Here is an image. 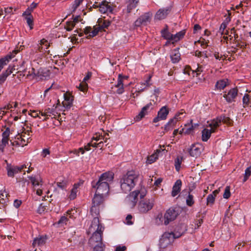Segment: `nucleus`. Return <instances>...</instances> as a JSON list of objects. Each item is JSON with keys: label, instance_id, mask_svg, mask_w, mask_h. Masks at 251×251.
Segmentation results:
<instances>
[{"label": "nucleus", "instance_id": "1", "mask_svg": "<svg viewBox=\"0 0 251 251\" xmlns=\"http://www.w3.org/2000/svg\"><path fill=\"white\" fill-rule=\"evenodd\" d=\"M139 177V174L131 170L128 171L121 179V188L123 192L127 193L135 186Z\"/></svg>", "mask_w": 251, "mask_h": 251}, {"label": "nucleus", "instance_id": "2", "mask_svg": "<svg viewBox=\"0 0 251 251\" xmlns=\"http://www.w3.org/2000/svg\"><path fill=\"white\" fill-rule=\"evenodd\" d=\"M102 234L103 232H94L89 240V245L95 248L96 251H98L97 249L100 250V249L104 248V245L102 242Z\"/></svg>", "mask_w": 251, "mask_h": 251}, {"label": "nucleus", "instance_id": "3", "mask_svg": "<svg viewBox=\"0 0 251 251\" xmlns=\"http://www.w3.org/2000/svg\"><path fill=\"white\" fill-rule=\"evenodd\" d=\"M183 231L180 233L176 232L175 235L172 232H165L160 239L159 242L160 245L163 248H165L168 245H171L174 241L175 239L178 238L181 236Z\"/></svg>", "mask_w": 251, "mask_h": 251}, {"label": "nucleus", "instance_id": "4", "mask_svg": "<svg viewBox=\"0 0 251 251\" xmlns=\"http://www.w3.org/2000/svg\"><path fill=\"white\" fill-rule=\"evenodd\" d=\"M180 209L178 207H172L168 209L164 215V225H167L175 220L179 214Z\"/></svg>", "mask_w": 251, "mask_h": 251}, {"label": "nucleus", "instance_id": "5", "mask_svg": "<svg viewBox=\"0 0 251 251\" xmlns=\"http://www.w3.org/2000/svg\"><path fill=\"white\" fill-rule=\"evenodd\" d=\"M92 186L93 188L96 189L95 193L99 194L105 195L108 193L109 190V184L99 180L97 182L92 181Z\"/></svg>", "mask_w": 251, "mask_h": 251}, {"label": "nucleus", "instance_id": "6", "mask_svg": "<svg viewBox=\"0 0 251 251\" xmlns=\"http://www.w3.org/2000/svg\"><path fill=\"white\" fill-rule=\"evenodd\" d=\"M146 190L144 189H141L140 191L135 190L130 193V194L127 197L128 200L130 202V205L132 207H134L137 201V197L140 194L141 199H143L146 195Z\"/></svg>", "mask_w": 251, "mask_h": 251}, {"label": "nucleus", "instance_id": "7", "mask_svg": "<svg viewBox=\"0 0 251 251\" xmlns=\"http://www.w3.org/2000/svg\"><path fill=\"white\" fill-rule=\"evenodd\" d=\"M154 205L153 200L144 199L138 204V210L141 213H146L151 210Z\"/></svg>", "mask_w": 251, "mask_h": 251}, {"label": "nucleus", "instance_id": "8", "mask_svg": "<svg viewBox=\"0 0 251 251\" xmlns=\"http://www.w3.org/2000/svg\"><path fill=\"white\" fill-rule=\"evenodd\" d=\"M152 14L150 12L145 13L140 16L134 22L135 27H140L141 25H146L148 23H150Z\"/></svg>", "mask_w": 251, "mask_h": 251}, {"label": "nucleus", "instance_id": "9", "mask_svg": "<svg viewBox=\"0 0 251 251\" xmlns=\"http://www.w3.org/2000/svg\"><path fill=\"white\" fill-rule=\"evenodd\" d=\"M104 227L102 226V225L100 223V220L98 217H94L91 225L89 228L88 233H91L94 232H103Z\"/></svg>", "mask_w": 251, "mask_h": 251}, {"label": "nucleus", "instance_id": "10", "mask_svg": "<svg viewBox=\"0 0 251 251\" xmlns=\"http://www.w3.org/2000/svg\"><path fill=\"white\" fill-rule=\"evenodd\" d=\"M153 108V104L151 102H149L144 106L138 115L136 116V121H139L143 119L146 115H148L149 112Z\"/></svg>", "mask_w": 251, "mask_h": 251}, {"label": "nucleus", "instance_id": "11", "mask_svg": "<svg viewBox=\"0 0 251 251\" xmlns=\"http://www.w3.org/2000/svg\"><path fill=\"white\" fill-rule=\"evenodd\" d=\"M169 112V109L166 106H163L158 112L157 116L153 120V123H156L159 120H165Z\"/></svg>", "mask_w": 251, "mask_h": 251}, {"label": "nucleus", "instance_id": "12", "mask_svg": "<svg viewBox=\"0 0 251 251\" xmlns=\"http://www.w3.org/2000/svg\"><path fill=\"white\" fill-rule=\"evenodd\" d=\"M183 114V112L176 113L175 116L173 118L170 119L168 123L165 125L164 130L166 131H168L172 129L178 119L181 118V115H182Z\"/></svg>", "mask_w": 251, "mask_h": 251}, {"label": "nucleus", "instance_id": "13", "mask_svg": "<svg viewBox=\"0 0 251 251\" xmlns=\"http://www.w3.org/2000/svg\"><path fill=\"white\" fill-rule=\"evenodd\" d=\"M25 167V168L26 166L24 165H23L20 167H13L11 164H7L6 167L7 175L9 177H14L15 174L21 172Z\"/></svg>", "mask_w": 251, "mask_h": 251}, {"label": "nucleus", "instance_id": "14", "mask_svg": "<svg viewBox=\"0 0 251 251\" xmlns=\"http://www.w3.org/2000/svg\"><path fill=\"white\" fill-rule=\"evenodd\" d=\"M128 78V76L123 75L121 74L119 75L117 83L115 85V87L118 88L117 93L121 94L124 92V80L127 79Z\"/></svg>", "mask_w": 251, "mask_h": 251}, {"label": "nucleus", "instance_id": "15", "mask_svg": "<svg viewBox=\"0 0 251 251\" xmlns=\"http://www.w3.org/2000/svg\"><path fill=\"white\" fill-rule=\"evenodd\" d=\"M238 94V89L237 88H234L230 89L227 94H225L223 96L226 101L231 103L235 101V99L236 98Z\"/></svg>", "mask_w": 251, "mask_h": 251}, {"label": "nucleus", "instance_id": "16", "mask_svg": "<svg viewBox=\"0 0 251 251\" xmlns=\"http://www.w3.org/2000/svg\"><path fill=\"white\" fill-rule=\"evenodd\" d=\"M190 155L194 157L197 158L199 156L201 152V146L199 144L192 145L189 149Z\"/></svg>", "mask_w": 251, "mask_h": 251}, {"label": "nucleus", "instance_id": "17", "mask_svg": "<svg viewBox=\"0 0 251 251\" xmlns=\"http://www.w3.org/2000/svg\"><path fill=\"white\" fill-rule=\"evenodd\" d=\"M114 175L113 173L111 172H105L100 176L98 180L109 184V182L113 181Z\"/></svg>", "mask_w": 251, "mask_h": 251}, {"label": "nucleus", "instance_id": "18", "mask_svg": "<svg viewBox=\"0 0 251 251\" xmlns=\"http://www.w3.org/2000/svg\"><path fill=\"white\" fill-rule=\"evenodd\" d=\"M171 8L167 7L165 9H160L156 13L155 18L159 20L165 19L171 12Z\"/></svg>", "mask_w": 251, "mask_h": 251}, {"label": "nucleus", "instance_id": "19", "mask_svg": "<svg viewBox=\"0 0 251 251\" xmlns=\"http://www.w3.org/2000/svg\"><path fill=\"white\" fill-rule=\"evenodd\" d=\"M99 11L101 13H106L107 12L112 13L113 11L112 7L109 5V2L106 1H102L100 4H99Z\"/></svg>", "mask_w": 251, "mask_h": 251}, {"label": "nucleus", "instance_id": "20", "mask_svg": "<svg viewBox=\"0 0 251 251\" xmlns=\"http://www.w3.org/2000/svg\"><path fill=\"white\" fill-rule=\"evenodd\" d=\"M181 185L182 182L180 179H178L176 181L173 187V190L172 191V196L173 197H175L178 194L180 191Z\"/></svg>", "mask_w": 251, "mask_h": 251}, {"label": "nucleus", "instance_id": "21", "mask_svg": "<svg viewBox=\"0 0 251 251\" xmlns=\"http://www.w3.org/2000/svg\"><path fill=\"white\" fill-rule=\"evenodd\" d=\"M31 71L30 70L28 71L27 67L24 68L22 71H18L17 73L20 74V75H22L23 76H26L27 77L33 75L36 76V74L35 73V69L33 68H31Z\"/></svg>", "mask_w": 251, "mask_h": 251}, {"label": "nucleus", "instance_id": "22", "mask_svg": "<svg viewBox=\"0 0 251 251\" xmlns=\"http://www.w3.org/2000/svg\"><path fill=\"white\" fill-rule=\"evenodd\" d=\"M104 195H103L99 194L97 193H95V194L92 200V204L99 206L100 204L102 203L104 201Z\"/></svg>", "mask_w": 251, "mask_h": 251}, {"label": "nucleus", "instance_id": "23", "mask_svg": "<svg viewBox=\"0 0 251 251\" xmlns=\"http://www.w3.org/2000/svg\"><path fill=\"white\" fill-rule=\"evenodd\" d=\"M41 79H46L50 76V71L46 69L40 68L36 74Z\"/></svg>", "mask_w": 251, "mask_h": 251}, {"label": "nucleus", "instance_id": "24", "mask_svg": "<svg viewBox=\"0 0 251 251\" xmlns=\"http://www.w3.org/2000/svg\"><path fill=\"white\" fill-rule=\"evenodd\" d=\"M214 129H208L204 128L202 131V140L204 142L207 141L211 136V133L214 132Z\"/></svg>", "mask_w": 251, "mask_h": 251}, {"label": "nucleus", "instance_id": "25", "mask_svg": "<svg viewBox=\"0 0 251 251\" xmlns=\"http://www.w3.org/2000/svg\"><path fill=\"white\" fill-rule=\"evenodd\" d=\"M187 230L186 226L183 224H181L180 225H179L177 226L174 230V232H173V234H175L176 232L177 233H181L183 231V233L181 234V236H182Z\"/></svg>", "mask_w": 251, "mask_h": 251}, {"label": "nucleus", "instance_id": "26", "mask_svg": "<svg viewBox=\"0 0 251 251\" xmlns=\"http://www.w3.org/2000/svg\"><path fill=\"white\" fill-rule=\"evenodd\" d=\"M138 2L139 0H128V4L127 5L126 9L127 12L130 13L131 10L136 7Z\"/></svg>", "mask_w": 251, "mask_h": 251}, {"label": "nucleus", "instance_id": "27", "mask_svg": "<svg viewBox=\"0 0 251 251\" xmlns=\"http://www.w3.org/2000/svg\"><path fill=\"white\" fill-rule=\"evenodd\" d=\"M185 30H183L178 32L176 34H173L172 41H173L174 42H173L172 43L173 44L174 42H177L179 41L180 39H182L184 35H185Z\"/></svg>", "mask_w": 251, "mask_h": 251}, {"label": "nucleus", "instance_id": "28", "mask_svg": "<svg viewBox=\"0 0 251 251\" xmlns=\"http://www.w3.org/2000/svg\"><path fill=\"white\" fill-rule=\"evenodd\" d=\"M46 238L43 236H41L39 238H36L33 240L32 243V246L35 248L36 245L42 246L45 243Z\"/></svg>", "mask_w": 251, "mask_h": 251}, {"label": "nucleus", "instance_id": "29", "mask_svg": "<svg viewBox=\"0 0 251 251\" xmlns=\"http://www.w3.org/2000/svg\"><path fill=\"white\" fill-rule=\"evenodd\" d=\"M219 121L228 125H231L233 123V121L230 118L226 117L225 115H222L219 117Z\"/></svg>", "mask_w": 251, "mask_h": 251}, {"label": "nucleus", "instance_id": "30", "mask_svg": "<svg viewBox=\"0 0 251 251\" xmlns=\"http://www.w3.org/2000/svg\"><path fill=\"white\" fill-rule=\"evenodd\" d=\"M190 191L189 189V194L186 199V204L189 206H192L194 203V197L190 194Z\"/></svg>", "mask_w": 251, "mask_h": 251}, {"label": "nucleus", "instance_id": "31", "mask_svg": "<svg viewBox=\"0 0 251 251\" xmlns=\"http://www.w3.org/2000/svg\"><path fill=\"white\" fill-rule=\"evenodd\" d=\"M182 160V156H177L175 160V166L176 171L179 172L180 169V165Z\"/></svg>", "mask_w": 251, "mask_h": 251}, {"label": "nucleus", "instance_id": "32", "mask_svg": "<svg viewBox=\"0 0 251 251\" xmlns=\"http://www.w3.org/2000/svg\"><path fill=\"white\" fill-rule=\"evenodd\" d=\"M99 206V205L92 204V206L90 209V212L93 216H96L99 214L100 209Z\"/></svg>", "mask_w": 251, "mask_h": 251}, {"label": "nucleus", "instance_id": "33", "mask_svg": "<svg viewBox=\"0 0 251 251\" xmlns=\"http://www.w3.org/2000/svg\"><path fill=\"white\" fill-rule=\"evenodd\" d=\"M162 37L167 40H172V37L173 34H171L169 31H161Z\"/></svg>", "mask_w": 251, "mask_h": 251}, {"label": "nucleus", "instance_id": "34", "mask_svg": "<svg viewBox=\"0 0 251 251\" xmlns=\"http://www.w3.org/2000/svg\"><path fill=\"white\" fill-rule=\"evenodd\" d=\"M194 129V126L192 125L191 126L185 125V127L182 128V131L185 134H189Z\"/></svg>", "mask_w": 251, "mask_h": 251}, {"label": "nucleus", "instance_id": "35", "mask_svg": "<svg viewBox=\"0 0 251 251\" xmlns=\"http://www.w3.org/2000/svg\"><path fill=\"white\" fill-rule=\"evenodd\" d=\"M180 54L179 52H174L171 55V60L173 63L178 62L180 60Z\"/></svg>", "mask_w": 251, "mask_h": 251}, {"label": "nucleus", "instance_id": "36", "mask_svg": "<svg viewBox=\"0 0 251 251\" xmlns=\"http://www.w3.org/2000/svg\"><path fill=\"white\" fill-rule=\"evenodd\" d=\"M221 123V122L219 121V117H218L216 120H213L209 125V126L211 127V129H214L215 131V129L219 126Z\"/></svg>", "mask_w": 251, "mask_h": 251}, {"label": "nucleus", "instance_id": "37", "mask_svg": "<svg viewBox=\"0 0 251 251\" xmlns=\"http://www.w3.org/2000/svg\"><path fill=\"white\" fill-rule=\"evenodd\" d=\"M226 86V82L224 80L218 81L216 84V87L219 89H223Z\"/></svg>", "mask_w": 251, "mask_h": 251}, {"label": "nucleus", "instance_id": "38", "mask_svg": "<svg viewBox=\"0 0 251 251\" xmlns=\"http://www.w3.org/2000/svg\"><path fill=\"white\" fill-rule=\"evenodd\" d=\"M25 20L26 21V23L28 26L30 27V29L33 28V18L32 16H29V17H25Z\"/></svg>", "mask_w": 251, "mask_h": 251}, {"label": "nucleus", "instance_id": "39", "mask_svg": "<svg viewBox=\"0 0 251 251\" xmlns=\"http://www.w3.org/2000/svg\"><path fill=\"white\" fill-rule=\"evenodd\" d=\"M8 142V138L2 137V140L0 143V151H3L4 147Z\"/></svg>", "mask_w": 251, "mask_h": 251}, {"label": "nucleus", "instance_id": "40", "mask_svg": "<svg viewBox=\"0 0 251 251\" xmlns=\"http://www.w3.org/2000/svg\"><path fill=\"white\" fill-rule=\"evenodd\" d=\"M157 159H158V155L153 153L148 157L147 161L148 163L151 164L155 161Z\"/></svg>", "mask_w": 251, "mask_h": 251}, {"label": "nucleus", "instance_id": "41", "mask_svg": "<svg viewBox=\"0 0 251 251\" xmlns=\"http://www.w3.org/2000/svg\"><path fill=\"white\" fill-rule=\"evenodd\" d=\"M215 197L213 194H209L208 195L206 200L207 205H212L215 201Z\"/></svg>", "mask_w": 251, "mask_h": 251}, {"label": "nucleus", "instance_id": "42", "mask_svg": "<svg viewBox=\"0 0 251 251\" xmlns=\"http://www.w3.org/2000/svg\"><path fill=\"white\" fill-rule=\"evenodd\" d=\"M68 181L66 179H63L61 181L57 182L56 183L57 186L62 189H65L66 187Z\"/></svg>", "mask_w": 251, "mask_h": 251}, {"label": "nucleus", "instance_id": "43", "mask_svg": "<svg viewBox=\"0 0 251 251\" xmlns=\"http://www.w3.org/2000/svg\"><path fill=\"white\" fill-rule=\"evenodd\" d=\"M78 88L80 91L84 92L87 90L88 84L86 82L82 81L79 84Z\"/></svg>", "mask_w": 251, "mask_h": 251}, {"label": "nucleus", "instance_id": "44", "mask_svg": "<svg viewBox=\"0 0 251 251\" xmlns=\"http://www.w3.org/2000/svg\"><path fill=\"white\" fill-rule=\"evenodd\" d=\"M251 175V166L247 168L245 170V176L243 181L245 182Z\"/></svg>", "mask_w": 251, "mask_h": 251}, {"label": "nucleus", "instance_id": "45", "mask_svg": "<svg viewBox=\"0 0 251 251\" xmlns=\"http://www.w3.org/2000/svg\"><path fill=\"white\" fill-rule=\"evenodd\" d=\"M230 187L227 186L225 190V192L223 195V197L225 199H228L230 197Z\"/></svg>", "mask_w": 251, "mask_h": 251}, {"label": "nucleus", "instance_id": "46", "mask_svg": "<svg viewBox=\"0 0 251 251\" xmlns=\"http://www.w3.org/2000/svg\"><path fill=\"white\" fill-rule=\"evenodd\" d=\"M83 0H75L72 6L73 11L74 12L76 8L80 5L82 2Z\"/></svg>", "mask_w": 251, "mask_h": 251}, {"label": "nucleus", "instance_id": "47", "mask_svg": "<svg viewBox=\"0 0 251 251\" xmlns=\"http://www.w3.org/2000/svg\"><path fill=\"white\" fill-rule=\"evenodd\" d=\"M56 108V106L55 107V108H48L47 109H46V114L48 116H50L51 114L53 115H55L54 113L55 112V108Z\"/></svg>", "mask_w": 251, "mask_h": 251}, {"label": "nucleus", "instance_id": "48", "mask_svg": "<svg viewBox=\"0 0 251 251\" xmlns=\"http://www.w3.org/2000/svg\"><path fill=\"white\" fill-rule=\"evenodd\" d=\"M110 22L108 21L104 20L103 21L102 25H99L101 30L104 28H107L110 25Z\"/></svg>", "mask_w": 251, "mask_h": 251}, {"label": "nucleus", "instance_id": "49", "mask_svg": "<svg viewBox=\"0 0 251 251\" xmlns=\"http://www.w3.org/2000/svg\"><path fill=\"white\" fill-rule=\"evenodd\" d=\"M76 197V190L75 188H73L71 190V194L69 198L71 200L75 199Z\"/></svg>", "mask_w": 251, "mask_h": 251}, {"label": "nucleus", "instance_id": "50", "mask_svg": "<svg viewBox=\"0 0 251 251\" xmlns=\"http://www.w3.org/2000/svg\"><path fill=\"white\" fill-rule=\"evenodd\" d=\"M96 143H93V141H91L90 143H89L86 146L84 147V149L86 151H89L90 149V147H96Z\"/></svg>", "mask_w": 251, "mask_h": 251}, {"label": "nucleus", "instance_id": "51", "mask_svg": "<svg viewBox=\"0 0 251 251\" xmlns=\"http://www.w3.org/2000/svg\"><path fill=\"white\" fill-rule=\"evenodd\" d=\"M68 219L65 216H62L59 220L57 222V224L58 225L65 224H66V222L68 221Z\"/></svg>", "mask_w": 251, "mask_h": 251}, {"label": "nucleus", "instance_id": "52", "mask_svg": "<svg viewBox=\"0 0 251 251\" xmlns=\"http://www.w3.org/2000/svg\"><path fill=\"white\" fill-rule=\"evenodd\" d=\"M15 70V68L14 66L12 67H11L10 66H9L4 73L5 75H6L7 76H8L9 75H10L11 73H13V70Z\"/></svg>", "mask_w": 251, "mask_h": 251}, {"label": "nucleus", "instance_id": "53", "mask_svg": "<svg viewBox=\"0 0 251 251\" xmlns=\"http://www.w3.org/2000/svg\"><path fill=\"white\" fill-rule=\"evenodd\" d=\"M249 95L248 94H245L243 98V102L244 104L248 105L249 102Z\"/></svg>", "mask_w": 251, "mask_h": 251}, {"label": "nucleus", "instance_id": "54", "mask_svg": "<svg viewBox=\"0 0 251 251\" xmlns=\"http://www.w3.org/2000/svg\"><path fill=\"white\" fill-rule=\"evenodd\" d=\"M29 179H30L31 183L33 185L36 186L39 185V183L38 180L36 179V178L35 177L30 176L29 177Z\"/></svg>", "mask_w": 251, "mask_h": 251}, {"label": "nucleus", "instance_id": "55", "mask_svg": "<svg viewBox=\"0 0 251 251\" xmlns=\"http://www.w3.org/2000/svg\"><path fill=\"white\" fill-rule=\"evenodd\" d=\"M98 34V30H96V31L92 30V31H91L90 33L89 34V35H88L86 37V38L87 39H89L90 38L94 37L96 36Z\"/></svg>", "mask_w": 251, "mask_h": 251}, {"label": "nucleus", "instance_id": "56", "mask_svg": "<svg viewBox=\"0 0 251 251\" xmlns=\"http://www.w3.org/2000/svg\"><path fill=\"white\" fill-rule=\"evenodd\" d=\"M62 104L63 106L66 108H70L72 104V102L71 101H63Z\"/></svg>", "mask_w": 251, "mask_h": 251}, {"label": "nucleus", "instance_id": "57", "mask_svg": "<svg viewBox=\"0 0 251 251\" xmlns=\"http://www.w3.org/2000/svg\"><path fill=\"white\" fill-rule=\"evenodd\" d=\"M7 76L4 73L0 75V84L3 83L6 80Z\"/></svg>", "mask_w": 251, "mask_h": 251}, {"label": "nucleus", "instance_id": "58", "mask_svg": "<svg viewBox=\"0 0 251 251\" xmlns=\"http://www.w3.org/2000/svg\"><path fill=\"white\" fill-rule=\"evenodd\" d=\"M45 206L43 204H40L37 209V212L39 214H42L45 210Z\"/></svg>", "mask_w": 251, "mask_h": 251}, {"label": "nucleus", "instance_id": "59", "mask_svg": "<svg viewBox=\"0 0 251 251\" xmlns=\"http://www.w3.org/2000/svg\"><path fill=\"white\" fill-rule=\"evenodd\" d=\"M11 144L13 146H21L22 147H24L26 145V144H22L21 143H20V142H19L18 141H15L13 142H11Z\"/></svg>", "mask_w": 251, "mask_h": 251}, {"label": "nucleus", "instance_id": "60", "mask_svg": "<svg viewBox=\"0 0 251 251\" xmlns=\"http://www.w3.org/2000/svg\"><path fill=\"white\" fill-rule=\"evenodd\" d=\"M31 11L30 10V9L29 8H27V9L23 13V17H29V16H32L31 14Z\"/></svg>", "mask_w": 251, "mask_h": 251}, {"label": "nucleus", "instance_id": "61", "mask_svg": "<svg viewBox=\"0 0 251 251\" xmlns=\"http://www.w3.org/2000/svg\"><path fill=\"white\" fill-rule=\"evenodd\" d=\"M10 133V129L7 127L2 133V137L8 138Z\"/></svg>", "mask_w": 251, "mask_h": 251}, {"label": "nucleus", "instance_id": "62", "mask_svg": "<svg viewBox=\"0 0 251 251\" xmlns=\"http://www.w3.org/2000/svg\"><path fill=\"white\" fill-rule=\"evenodd\" d=\"M50 151L49 149H45L43 150L42 152V156L43 157H45L47 155L50 154Z\"/></svg>", "mask_w": 251, "mask_h": 251}, {"label": "nucleus", "instance_id": "63", "mask_svg": "<svg viewBox=\"0 0 251 251\" xmlns=\"http://www.w3.org/2000/svg\"><path fill=\"white\" fill-rule=\"evenodd\" d=\"M132 217L131 215H128L126 217V223L127 225H132V222L131 220L132 219Z\"/></svg>", "mask_w": 251, "mask_h": 251}, {"label": "nucleus", "instance_id": "64", "mask_svg": "<svg viewBox=\"0 0 251 251\" xmlns=\"http://www.w3.org/2000/svg\"><path fill=\"white\" fill-rule=\"evenodd\" d=\"M21 204H22L21 201H20L18 200H15L14 201V206L16 208L19 207Z\"/></svg>", "mask_w": 251, "mask_h": 251}]
</instances>
